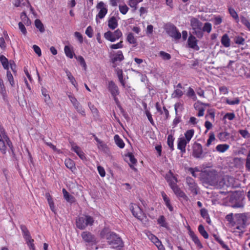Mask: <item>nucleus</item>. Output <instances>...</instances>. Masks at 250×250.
<instances>
[{"label": "nucleus", "mask_w": 250, "mask_h": 250, "mask_svg": "<svg viewBox=\"0 0 250 250\" xmlns=\"http://www.w3.org/2000/svg\"><path fill=\"white\" fill-rule=\"evenodd\" d=\"M76 59L79 61L81 65H82L84 68H85L86 67V64L83 58L81 56H79L78 57H76Z\"/></svg>", "instance_id": "nucleus-63"}, {"label": "nucleus", "mask_w": 250, "mask_h": 250, "mask_svg": "<svg viewBox=\"0 0 250 250\" xmlns=\"http://www.w3.org/2000/svg\"><path fill=\"white\" fill-rule=\"evenodd\" d=\"M198 231L204 238L208 239V234L202 225L199 226Z\"/></svg>", "instance_id": "nucleus-39"}, {"label": "nucleus", "mask_w": 250, "mask_h": 250, "mask_svg": "<svg viewBox=\"0 0 250 250\" xmlns=\"http://www.w3.org/2000/svg\"><path fill=\"white\" fill-rule=\"evenodd\" d=\"M124 59V57L121 51H117L112 58V62L115 63L117 62H121Z\"/></svg>", "instance_id": "nucleus-20"}, {"label": "nucleus", "mask_w": 250, "mask_h": 250, "mask_svg": "<svg viewBox=\"0 0 250 250\" xmlns=\"http://www.w3.org/2000/svg\"><path fill=\"white\" fill-rule=\"evenodd\" d=\"M183 94L182 91L179 89H175L172 94V96L173 98H179L181 97Z\"/></svg>", "instance_id": "nucleus-49"}, {"label": "nucleus", "mask_w": 250, "mask_h": 250, "mask_svg": "<svg viewBox=\"0 0 250 250\" xmlns=\"http://www.w3.org/2000/svg\"><path fill=\"white\" fill-rule=\"evenodd\" d=\"M215 140V135L213 132H210L209 134V138L207 140L206 146L208 147L211 143Z\"/></svg>", "instance_id": "nucleus-48"}, {"label": "nucleus", "mask_w": 250, "mask_h": 250, "mask_svg": "<svg viewBox=\"0 0 250 250\" xmlns=\"http://www.w3.org/2000/svg\"><path fill=\"white\" fill-rule=\"evenodd\" d=\"M136 0H129L128 4L132 8H134V10H136L137 8V5L138 4Z\"/></svg>", "instance_id": "nucleus-56"}, {"label": "nucleus", "mask_w": 250, "mask_h": 250, "mask_svg": "<svg viewBox=\"0 0 250 250\" xmlns=\"http://www.w3.org/2000/svg\"><path fill=\"white\" fill-rule=\"evenodd\" d=\"M65 165L67 168L71 169L75 167L74 162L70 159H67L65 160Z\"/></svg>", "instance_id": "nucleus-44"}, {"label": "nucleus", "mask_w": 250, "mask_h": 250, "mask_svg": "<svg viewBox=\"0 0 250 250\" xmlns=\"http://www.w3.org/2000/svg\"><path fill=\"white\" fill-rule=\"evenodd\" d=\"M116 144L121 148L125 146V143L118 135H115L114 137Z\"/></svg>", "instance_id": "nucleus-36"}, {"label": "nucleus", "mask_w": 250, "mask_h": 250, "mask_svg": "<svg viewBox=\"0 0 250 250\" xmlns=\"http://www.w3.org/2000/svg\"><path fill=\"white\" fill-rule=\"evenodd\" d=\"M207 152H204L202 145L195 143L192 147V156L198 159H203L206 156Z\"/></svg>", "instance_id": "nucleus-5"}, {"label": "nucleus", "mask_w": 250, "mask_h": 250, "mask_svg": "<svg viewBox=\"0 0 250 250\" xmlns=\"http://www.w3.org/2000/svg\"><path fill=\"white\" fill-rule=\"evenodd\" d=\"M186 183L188 186V190L194 195H197L198 194V186L194 180L190 177H188L186 178Z\"/></svg>", "instance_id": "nucleus-9"}, {"label": "nucleus", "mask_w": 250, "mask_h": 250, "mask_svg": "<svg viewBox=\"0 0 250 250\" xmlns=\"http://www.w3.org/2000/svg\"><path fill=\"white\" fill-rule=\"evenodd\" d=\"M239 133L244 138H248L250 137V134L249 133L248 130L246 129H240L239 130Z\"/></svg>", "instance_id": "nucleus-54"}, {"label": "nucleus", "mask_w": 250, "mask_h": 250, "mask_svg": "<svg viewBox=\"0 0 250 250\" xmlns=\"http://www.w3.org/2000/svg\"><path fill=\"white\" fill-rule=\"evenodd\" d=\"M169 173L171 175L170 176H167V181L168 183L169 186L172 188L177 186V179L173 175L170 171H169Z\"/></svg>", "instance_id": "nucleus-18"}, {"label": "nucleus", "mask_w": 250, "mask_h": 250, "mask_svg": "<svg viewBox=\"0 0 250 250\" xmlns=\"http://www.w3.org/2000/svg\"><path fill=\"white\" fill-rule=\"evenodd\" d=\"M84 218L85 219V223L86 224V226L87 225H92L94 222L93 218L88 215H86L85 216Z\"/></svg>", "instance_id": "nucleus-57"}, {"label": "nucleus", "mask_w": 250, "mask_h": 250, "mask_svg": "<svg viewBox=\"0 0 250 250\" xmlns=\"http://www.w3.org/2000/svg\"><path fill=\"white\" fill-rule=\"evenodd\" d=\"M45 197L47 200L48 203L49 205L50 209L55 213H56V209L54 205V203L53 200L52 198L49 193H46L45 194Z\"/></svg>", "instance_id": "nucleus-24"}, {"label": "nucleus", "mask_w": 250, "mask_h": 250, "mask_svg": "<svg viewBox=\"0 0 250 250\" xmlns=\"http://www.w3.org/2000/svg\"><path fill=\"white\" fill-rule=\"evenodd\" d=\"M166 31L170 36L175 40L180 39L181 37V33L174 25H167L166 27Z\"/></svg>", "instance_id": "nucleus-8"}, {"label": "nucleus", "mask_w": 250, "mask_h": 250, "mask_svg": "<svg viewBox=\"0 0 250 250\" xmlns=\"http://www.w3.org/2000/svg\"><path fill=\"white\" fill-rule=\"evenodd\" d=\"M194 133V130L193 129H189L187 130L185 133V136L186 138V140L187 142H188L191 140V138L193 137Z\"/></svg>", "instance_id": "nucleus-37"}, {"label": "nucleus", "mask_w": 250, "mask_h": 250, "mask_svg": "<svg viewBox=\"0 0 250 250\" xmlns=\"http://www.w3.org/2000/svg\"><path fill=\"white\" fill-rule=\"evenodd\" d=\"M62 193L63 197L67 202L72 203L75 201L74 197L70 195L65 188L62 189Z\"/></svg>", "instance_id": "nucleus-22"}, {"label": "nucleus", "mask_w": 250, "mask_h": 250, "mask_svg": "<svg viewBox=\"0 0 250 250\" xmlns=\"http://www.w3.org/2000/svg\"><path fill=\"white\" fill-rule=\"evenodd\" d=\"M234 224L237 225L236 229L242 230L246 226L248 221L247 214L245 213L236 214Z\"/></svg>", "instance_id": "nucleus-4"}, {"label": "nucleus", "mask_w": 250, "mask_h": 250, "mask_svg": "<svg viewBox=\"0 0 250 250\" xmlns=\"http://www.w3.org/2000/svg\"><path fill=\"white\" fill-rule=\"evenodd\" d=\"M71 149L73 150L82 160H84L85 156L84 153L82 150L81 148L73 142H71Z\"/></svg>", "instance_id": "nucleus-12"}, {"label": "nucleus", "mask_w": 250, "mask_h": 250, "mask_svg": "<svg viewBox=\"0 0 250 250\" xmlns=\"http://www.w3.org/2000/svg\"><path fill=\"white\" fill-rule=\"evenodd\" d=\"M81 236L83 240L86 243H95L96 241L94 236L89 232H83L81 234Z\"/></svg>", "instance_id": "nucleus-11"}, {"label": "nucleus", "mask_w": 250, "mask_h": 250, "mask_svg": "<svg viewBox=\"0 0 250 250\" xmlns=\"http://www.w3.org/2000/svg\"><path fill=\"white\" fill-rule=\"evenodd\" d=\"M226 103L230 105L237 104L240 103V100L238 98H234L233 100L227 99L226 100Z\"/></svg>", "instance_id": "nucleus-51"}, {"label": "nucleus", "mask_w": 250, "mask_h": 250, "mask_svg": "<svg viewBox=\"0 0 250 250\" xmlns=\"http://www.w3.org/2000/svg\"><path fill=\"white\" fill-rule=\"evenodd\" d=\"M246 167L248 170H250V150L246 158Z\"/></svg>", "instance_id": "nucleus-64"}, {"label": "nucleus", "mask_w": 250, "mask_h": 250, "mask_svg": "<svg viewBox=\"0 0 250 250\" xmlns=\"http://www.w3.org/2000/svg\"><path fill=\"white\" fill-rule=\"evenodd\" d=\"M106 238L108 243L113 248H122L123 247V242L120 237L113 232L107 235Z\"/></svg>", "instance_id": "nucleus-2"}, {"label": "nucleus", "mask_w": 250, "mask_h": 250, "mask_svg": "<svg viewBox=\"0 0 250 250\" xmlns=\"http://www.w3.org/2000/svg\"><path fill=\"white\" fill-rule=\"evenodd\" d=\"M229 147V146L227 144H220L216 146V149L217 151L221 153L225 152Z\"/></svg>", "instance_id": "nucleus-32"}, {"label": "nucleus", "mask_w": 250, "mask_h": 250, "mask_svg": "<svg viewBox=\"0 0 250 250\" xmlns=\"http://www.w3.org/2000/svg\"><path fill=\"white\" fill-rule=\"evenodd\" d=\"M42 94L44 97V101L46 103L50 101V98L49 95L47 93V90L45 88H43L42 90Z\"/></svg>", "instance_id": "nucleus-60"}, {"label": "nucleus", "mask_w": 250, "mask_h": 250, "mask_svg": "<svg viewBox=\"0 0 250 250\" xmlns=\"http://www.w3.org/2000/svg\"><path fill=\"white\" fill-rule=\"evenodd\" d=\"M212 29V25L209 22H206L204 24V26L202 28V32L203 33V31L207 32L208 33H209Z\"/></svg>", "instance_id": "nucleus-43"}, {"label": "nucleus", "mask_w": 250, "mask_h": 250, "mask_svg": "<svg viewBox=\"0 0 250 250\" xmlns=\"http://www.w3.org/2000/svg\"><path fill=\"white\" fill-rule=\"evenodd\" d=\"M68 96L73 106H75L79 103V102L73 95L69 94L68 95Z\"/></svg>", "instance_id": "nucleus-59"}, {"label": "nucleus", "mask_w": 250, "mask_h": 250, "mask_svg": "<svg viewBox=\"0 0 250 250\" xmlns=\"http://www.w3.org/2000/svg\"><path fill=\"white\" fill-rule=\"evenodd\" d=\"M26 241L27 245L30 248V249L32 250H35V247L33 244L34 240L31 239V237L30 239H26Z\"/></svg>", "instance_id": "nucleus-61"}, {"label": "nucleus", "mask_w": 250, "mask_h": 250, "mask_svg": "<svg viewBox=\"0 0 250 250\" xmlns=\"http://www.w3.org/2000/svg\"><path fill=\"white\" fill-rule=\"evenodd\" d=\"M108 26L112 30L115 29L118 26V22L115 17H112L109 19Z\"/></svg>", "instance_id": "nucleus-25"}, {"label": "nucleus", "mask_w": 250, "mask_h": 250, "mask_svg": "<svg viewBox=\"0 0 250 250\" xmlns=\"http://www.w3.org/2000/svg\"><path fill=\"white\" fill-rule=\"evenodd\" d=\"M229 13L230 14L231 16L234 19H235V20L237 22H238L239 17H238V14H237V12H236V11L233 8H229Z\"/></svg>", "instance_id": "nucleus-41"}, {"label": "nucleus", "mask_w": 250, "mask_h": 250, "mask_svg": "<svg viewBox=\"0 0 250 250\" xmlns=\"http://www.w3.org/2000/svg\"><path fill=\"white\" fill-rule=\"evenodd\" d=\"M0 61L4 69L9 70V62L8 59L3 55L0 56Z\"/></svg>", "instance_id": "nucleus-31"}, {"label": "nucleus", "mask_w": 250, "mask_h": 250, "mask_svg": "<svg viewBox=\"0 0 250 250\" xmlns=\"http://www.w3.org/2000/svg\"><path fill=\"white\" fill-rule=\"evenodd\" d=\"M6 77L11 86L14 87L15 82L14 80V78L12 74L9 70H7Z\"/></svg>", "instance_id": "nucleus-40"}, {"label": "nucleus", "mask_w": 250, "mask_h": 250, "mask_svg": "<svg viewBox=\"0 0 250 250\" xmlns=\"http://www.w3.org/2000/svg\"><path fill=\"white\" fill-rule=\"evenodd\" d=\"M122 36V33L119 29L116 30L113 33L108 31L104 34V38L111 42H115L116 40L119 39Z\"/></svg>", "instance_id": "nucleus-6"}, {"label": "nucleus", "mask_w": 250, "mask_h": 250, "mask_svg": "<svg viewBox=\"0 0 250 250\" xmlns=\"http://www.w3.org/2000/svg\"><path fill=\"white\" fill-rule=\"evenodd\" d=\"M64 51L66 56L67 57L70 59L73 58L74 55V51L72 47H70V46L68 45H65L64 46Z\"/></svg>", "instance_id": "nucleus-28"}, {"label": "nucleus", "mask_w": 250, "mask_h": 250, "mask_svg": "<svg viewBox=\"0 0 250 250\" xmlns=\"http://www.w3.org/2000/svg\"><path fill=\"white\" fill-rule=\"evenodd\" d=\"M74 106L78 113L83 116L85 115L84 110L83 109L80 103Z\"/></svg>", "instance_id": "nucleus-45"}, {"label": "nucleus", "mask_w": 250, "mask_h": 250, "mask_svg": "<svg viewBox=\"0 0 250 250\" xmlns=\"http://www.w3.org/2000/svg\"><path fill=\"white\" fill-rule=\"evenodd\" d=\"M35 25L39 29L41 33H43L45 31L44 27L41 20L36 19L35 21Z\"/></svg>", "instance_id": "nucleus-35"}, {"label": "nucleus", "mask_w": 250, "mask_h": 250, "mask_svg": "<svg viewBox=\"0 0 250 250\" xmlns=\"http://www.w3.org/2000/svg\"><path fill=\"white\" fill-rule=\"evenodd\" d=\"M221 42L222 44L225 47H229L230 46V40L227 34L223 35Z\"/></svg>", "instance_id": "nucleus-23"}, {"label": "nucleus", "mask_w": 250, "mask_h": 250, "mask_svg": "<svg viewBox=\"0 0 250 250\" xmlns=\"http://www.w3.org/2000/svg\"><path fill=\"white\" fill-rule=\"evenodd\" d=\"M76 226L80 229H84L86 227L85 223V219L84 217H81L76 219Z\"/></svg>", "instance_id": "nucleus-19"}, {"label": "nucleus", "mask_w": 250, "mask_h": 250, "mask_svg": "<svg viewBox=\"0 0 250 250\" xmlns=\"http://www.w3.org/2000/svg\"><path fill=\"white\" fill-rule=\"evenodd\" d=\"M190 25L193 30V33L198 38H201L203 36L202 23L197 19L192 18L190 20Z\"/></svg>", "instance_id": "nucleus-3"}, {"label": "nucleus", "mask_w": 250, "mask_h": 250, "mask_svg": "<svg viewBox=\"0 0 250 250\" xmlns=\"http://www.w3.org/2000/svg\"><path fill=\"white\" fill-rule=\"evenodd\" d=\"M21 229L23 234V237L25 239H30L31 237L26 227L24 225H21Z\"/></svg>", "instance_id": "nucleus-34"}, {"label": "nucleus", "mask_w": 250, "mask_h": 250, "mask_svg": "<svg viewBox=\"0 0 250 250\" xmlns=\"http://www.w3.org/2000/svg\"><path fill=\"white\" fill-rule=\"evenodd\" d=\"M229 133L227 132H222L218 134V138L222 141H225L229 138Z\"/></svg>", "instance_id": "nucleus-38"}, {"label": "nucleus", "mask_w": 250, "mask_h": 250, "mask_svg": "<svg viewBox=\"0 0 250 250\" xmlns=\"http://www.w3.org/2000/svg\"><path fill=\"white\" fill-rule=\"evenodd\" d=\"M184 138H180L178 139L177 148L181 150L182 154L186 152V146L188 142Z\"/></svg>", "instance_id": "nucleus-15"}, {"label": "nucleus", "mask_w": 250, "mask_h": 250, "mask_svg": "<svg viewBox=\"0 0 250 250\" xmlns=\"http://www.w3.org/2000/svg\"><path fill=\"white\" fill-rule=\"evenodd\" d=\"M241 21L250 31V22L249 20L244 16L240 17Z\"/></svg>", "instance_id": "nucleus-47"}, {"label": "nucleus", "mask_w": 250, "mask_h": 250, "mask_svg": "<svg viewBox=\"0 0 250 250\" xmlns=\"http://www.w3.org/2000/svg\"><path fill=\"white\" fill-rule=\"evenodd\" d=\"M188 97H191L193 100H195L196 98L195 93L192 88L189 87L187 94Z\"/></svg>", "instance_id": "nucleus-52"}, {"label": "nucleus", "mask_w": 250, "mask_h": 250, "mask_svg": "<svg viewBox=\"0 0 250 250\" xmlns=\"http://www.w3.org/2000/svg\"><path fill=\"white\" fill-rule=\"evenodd\" d=\"M66 76H67L68 79L70 81V83L73 84L75 87H77V83L75 80V78L73 76L71 73L67 69L65 70Z\"/></svg>", "instance_id": "nucleus-30"}, {"label": "nucleus", "mask_w": 250, "mask_h": 250, "mask_svg": "<svg viewBox=\"0 0 250 250\" xmlns=\"http://www.w3.org/2000/svg\"><path fill=\"white\" fill-rule=\"evenodd\" d=\"M174 138L171 135H169L167 137V145L172 150L174 149L173 142Z\"/></svg>", "instance_id": "nucleus-46"}, {"label": "nucleus", "mask_w": 250, "mask_h": 250, "mask_svg": "<svg viewBox=\"0 0 250 250\" xmlns=\"http://www.w3.org/2000/svg\"><path fill=\"white\" fill-rule=\"evenodd\" d=\"M127 41L130 43L133 44V46L137 45V40L132 33H129L126 37Z\"/></svg>", "instance_id": "nucleus-27"}, {"label": "nucleus", "mask_w": 250, "mask_h": 250, "mask_svg": "<svg viewBox=\"0 0 250 250\" xmlns=\"http://www.w3.org/2000/svg\"><path fill=\"white\" fill-rule=\"evenodd\" d=\"M206 182L209 185H215L217 183L216 176L213 173H208L206 178Z\"/></svg>", "instance_id": "nucleus-16"}, {"label": "nucleus", "mask_w": 250, "mask_h": 250, "mask_svg": "<svg viewBox=\"0 0 250 250\" xmlns=\"http://www.w3.org/2000/svg\"><path fill=\"white\" fill-rule=\"evenodd\" d=\"M68 96L73 106H75L79 103V102L73 95L69 94L68 95Z\"/></svg>", "instance_id": "nucleus-58"}, {"label": "nucleus", "mask_w": 250, "mask_h": 250, "mask_svg": "<svg viewBox=\"0 0 250 250\" xmlns=\"http://www.w3.org/2000/svg\"><path fill=\"white\" fill-rule=\"evenodd\" d=\"M188 43L189 47L195 50H199V47L197 45V40L194 36L190 35L188 37Z\"/></svg>", "instance_id": "nucleus-13"}, {"label": "nucleus", "mask_w": 250, "mask_h": 250, "mask_svg": "<svg viewBox=\"0 0 250 250\" xmlns=\"http://www.w3.org/2000/svg\"><path fill=\"white\" fill-rule=\"evenodd\" d=\"M129 160V163H128L130 167L134 169V170H137V169L133 166V165H135L137 163V160L135 158L134 155L132 153H128L127 156Z\"/></svg>", "instance_id": "nucleus-26"}, {"label": "nucleus", "mask_w": 250, "mask_h": 250, "mask_svg": "<svg viewBox=\"0 0 250 250\" xmlns=\"http://www.w3.org/2000/svg\"><path fill=\"white\" fill-rule=\"evenodd\" d=\"M96 8L98 9H100L98 14L96 16V20L98 18L100 19L104 18L107 13V9L104 2L103 1L99 2L97 5Z\"/></svg>", "instance_id": "nucleus-10"}, {"label": "nucleus", "mask_w": 250, "mask_h": 250, "mask_svg": "<svg viewBox=\"0 0 250 250\" xmlns=\"http://www.w3.org/2000/svg\"><path fill=\"white\" fill-rule=\"evenodd\" d=\"M171 189L177 196L183 198V199L186 200L188 199V197L187 196V195L183 191H182L180 189V188L178 187V186L174 187Z\"/></svg>", "instance_id": "nucleus-21"}, {"label": "nucleus", "mask_w": 250, "mask_h": 250, "mask_svg": "<svg viewBox=\"0 0 250 250\" xmlns=\"http://www.w3.org/2000/svg\"><path fill=\"white\" fill-rule=\"evenodd\" d=\"M234 42L236 44L243 45L245 42V39L242 37L237 36L235 38Z\"/></svg>", "instance_id": "nucleus-55"}, {"label": "nucleus", "mask_w": 250, "mask_h": 250, "mask_svg": "<svg viewBox=\"0 0 250 250\" xmlns=\"http://www.w3.org/2000/svg\"><path fill=\"white\" fill-rule=\"evenodd\" d=\"M189 235L192 241L196 245L197 247L199 249H202L203 248V245L197 236L192 231H189Z\"/></svg>", "instance_id": "nucleus-17"}, {"label": "nucleus", "mask_w": 250, "mask_h": 250, "mask_svg": "<svg viewBox=\"0 0 250 250\" xmlns=\"http://www.w3.org/2000/svg\"><path fill=\"white\" fill-rule=\"evenodd\" d=\"M120 12L123 15H125L127 12L129 8L125 4L120 5L119 6Z\"/></svg>", "instance_id": "nucleus-50"}, {"label": "nucleus", "mask_w": 250, "mask_h": 250, "mask_svg": "<svg viewBox=\"0 0 250 250\" xmlns=\"http://www.w3.org/2000/svg\"><path fill=\"white\" fill-rule=\"evenodd\" d=\"M157 222L158 224L161 227L165 228L167 229H168V224L166 222V220L164 216H160L157 220Z\"/></svg>", "instance_id": "nucleus-29"}, {"label": "nucleus", "mask_w": 250, "mask_h": 250, "mask_svg": "<svg viewBox=\"0 0 250 250\" xmlns=\"http://www.w3.org/2000/svg\"><path fill=\"white\" fill-rule=\"evenodd\" d=\"M159 56L161 57L162 59L165 61L169 60L171 58V56L169 54L163 51H160L159 53Z\"/></svg>", "instance_id": "nucleus-42"}, {"label": "nucleus", "mask_w": 250, "mask_h": 250, "mask_svg": "<svg viewBox=\"0 0 250 250\" xmlns=\"http://www.w3.org/2000/svg\"><path fill=\"white\" fill-rule=\"evenodd\" d=\"M226 219L232 226H234L235 225L234 222L233 221L232 213H230L229 214H228L226 217Z\"/></svg>", "instance_id": "nucleus-62"}, {"label": "nucleus", "mask_w": 250, "mask_h": 250, "mask_svg": "<svg viewBox=\"0 0 250 250\" xmlns=\"http://www.w3.org/2000/svg\"><path fill=\"white\" fill-rule=\"evenodd\" d=\"M133 215L139 220L143 221L146 217L142 209L137 205H134L130 207Z\"/></svg>", "instance_id": "nucleus-7"}, {"label": "nucleus", "mask_w": 250, "mask_h": 250, "mask_svg": "<svg viewBox=\"0 0 250 250\" xmlns=\"http://www.w3.org/2000/svg\"><path fill=\"white\" fill-rule=\"evenodd\" d=\"M6 146L10 148L12 153L14 154L12 143L6 135L3 127L0 126V150L3 154H5L6 153Z\"/></svg>", "instance_id": "nucleus-1"}, {"label": "nucleus", "mask_w": 250, "mask_h": 250, "mask_svg": "<svg viewBox=\"0 0 250 250\" xmlns=\"http://www.w3.org/2000/svg\"><path fill=\"white\" fill-rule=\"evenodd\" d=\"M19 28L20 30H21L22 34H23L24 35H26L27 34V31L26 29L24 26V25L23 24L22 22H20L18 24Z\"/></svg>", "instance_id": "nucleus-53"}, {"label": "nucleus", "mask_w": 250, "mask_h": 250, "mask_svg": "<svg viewBox=\"0 0 250 250\" xmlns=\"http://www.w3.org/2000/svg\"><path fill=\"white\" fill-rule=\"evenodd\" d=\"M108 89L112 96H117L119 94V90L117 85L112 81L108 83Z\"/></svg>", "instance_id": "nucleus-14"}, {"label": "nucleus", "mask_w": 250, "mask_h": 250, "mask_svg": "<svg viewBox=\"0 0 250 250\" xmlns=\"http://www.w3.org/2000/svg\"><path fill=\"white\" fill-rule=\"evenodd\" d=\"M21 18L22 22H23L26 25L29 26L31 24V21L30 19L27 17L26 13L22 12L21 15Z\"/></svg>", "instance_id": "nucleus-33"}]
</instances>
